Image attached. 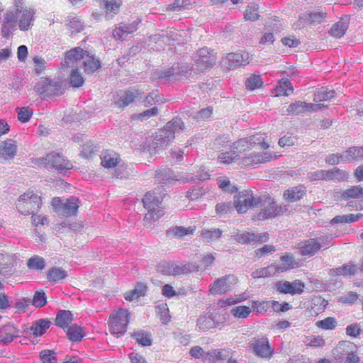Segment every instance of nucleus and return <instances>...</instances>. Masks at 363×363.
I'll return each instance as SVG.
<instances>
[{
  "instance_id": "nucleus-1",
  "label": "nucleus",
  "mask_w": 363,
  "mask_h": 363,
  "mask_svg": "<svg viewBox=\"0 0 363 363\" xmlns=\"http://www.w3.org/2000/svg\"><path fill=\"white\" fill-rule=\"evenodd\" d=\"M65 63L72 68L83 67L87 74L93 73L101 67V62L98 58L79 47L72 49L67 53Z\"/></svg>"
},
{
  "instance_id": "nucleus-2",
  "label": "nucleus",
  "mask_w": 363,
  "mask_h": 363,
  "mask_svg": "<svg viewBox=\"0 0 363 363\" xmlns=\"http://www.w3.org/2000/svg\"><path fill=\"white\" fill-rule=\"evenodd\" d=\"M164 193L161 189H155L153 191L147 192L143 199V203L145 208L147 210L145 214V220H157L163 216V211L159 209Z\"/></svg>"
},
{
  "instance_id": "nucleus-3",
  "label": "nucleus",
  "mask_w": 363,
  "mask_h": 363,
  "mask_svg": "<svg viewBox=\"0 0 363 363\" xmlns=\"http://www.w3.org/2000/svg\"><path fill=\"white\" fill-rule=\"evenodd\" d=\"M40 206L41 197L33 191H28L21 195L16 203L17 210L23 215L35 213Z\"/></svg>"
},
{
  "instance_id": "nucleus-4",
  "label": "nucleus",
  "mask_w": 363,
  "mask_h": 363,
  "mask_svg": "<svg viewBox=\"0 0 363 363\" xmlns=\"http://www.w3.org/2000/svg\"><path fill=\"white\" fill-rule=\"evenodd\" d=\"M333 240L331 235H324L316 238L308 239L298 245L300 254L303 256H313L322 247H327Z\"/></svg>"
},
{
  "instance_id": "nucleus-5",
  "label": "nucleus",
  "mask_w": 363,
  "mask_h": 363,
  "mask_svg": "<svg viewBox=\"0 0 363 363\" xmlns=\"http://www.w3.org/2000/svg\"><path fill=\"white\" fill-rule=\"evenodd\" d=\"M52 206L55 211L60 216L69 217L75 215L79 208V199L77 197L71 196L62 199L55 197L52 200Z\"/></svg>"
},
{
  "instance_id": "nucleus-6",
  "label": "nucleus",
  "mask_w": 363,
  "mask_h": 363,
  "mask_svg": "<svg viewBox=\"0 0 363 363\" xmlns=\"http://www.w3.org/2000/svg\"><path fill=\"white\" fill-rule=\"evenodd\" d=\"M129 313L126 309H119L110 317V331L118 337L123 335L127 330L129 322Z\"/></svg>"
},
{
  "instance_id": "nucleus-7",
  "label": "nucleus",
  "mask_w": 363,
  "mask_h": 363,
  "mask_svg": "<svg viewBox=\"0 0 363 363\" xmlns=\"http://www.w3.org/2000/svg\"><path fill=\"white\" fill-rule=\"evenodd\" d=\"M260 199L259 196H254L251 190H244L235 196L233 204L238 212L243 213L251 208L258 206Z\"/></svg>"
},
{
  "instance_id": "nucleus-8",
  "label": "nucleus",
  "mask_w": 363,
  "mask_h": 363,
  "mask_svg": "<svg viewBox=\"0 0 363 363\" xmlns=\"http://www.w3.org/2000/svg\"><path fill=\"white\" fill-rule=\"evenodd\" d=\"M215 62L216 57L213 54V50L203 48L197 52L196 60L193 65L194 73L198 74L203 72L212 67Z\"/></svg>"
},
{
  "instance_id": "nucleus-9",
  "label": "nucleus",
  "mask_w": 363,
  "mask_h": 363,
  "mask_svg": "<svg viewBox=\"0 0 363 363\" xmlns=\"http://www.w3.org/2000/svg\"><path fill=\"white\" fill-rule=\"evenodd\" d=\"M259 198L261 199L257 206L260 208V211L257 214L259 220L271 218L281 214V207L279 206L272 198L265 195Z\"/></svg>"
},
{
  "instance_id": "nucleus-10",
  "label": "nucleus",
  "mask_w": 363,
  "mask_h": 363,
  "mask_svg": "<svg viewBox=\"0 0 363 363\" xmlns=\"http://www.w3.org/2000/svg\"><path fill=\"white\" fill-rule=\"evenodd\" d=\"M35 91L43 97L61 95L63 93L62 83L48 78L42 79L36 83Z\"/></svg>"
},
{
  "instance_id": "nucleus-11",
  "label": "nucleus",
  "mask_w": 363,
  "mask_h": 363,
  "mask_svg": "<svg viewBox=\"0 0 363 363\" xmlns=\"http://www.w3.org/2000/svg\"><path fill=\"white\" fill-rule=\"evenodd\" d=\"M264 134H255L248 138H245L233 143V147L238 152H245L250 147L259 145L261 148L267 149L269 145L264 142Z\"/></svg>"
},
{
  "instance_id": "nucleus-12",
  "label": "nucleus",
  "mask_w": 363,
  "mask_h": 363,
  "mask_svg": "<svg viewBox=\"0 0 363 363\" xmlns=\"http://www.w3.org/2000/svg\"><path fill=\"white\" fill-rule=\"evenodd\" d=\"M250 55L245 51L240 50L234 53H229L222 60V65L228 69H234L240 66L249 63Z\"/></svg>"
},
{
  "instance_id": "nucleus-13",
  "label": "nucleus",
  "mask_w": 363,
  "mask_h": 363,
  "mask_svg": "<svg viewBox=\"0 0 363 363\" xmlns=\"http://www.w3.org/2000/svg\"><path fill=\"white\" fill-rule=\"evenodd\" d=\"M237 283V278L233 274L224 276L216 279L210 287V292L212 294H224L233 288Z\"/></svg>"
},
{
  "instance_id": "nucleus-14",
  "label": "nucleus",
  "mask_w": 363,
  "mask_h": 363,
  "mask_svg": "<svg viewBox=\"0 0 363 363\" xmlns=\"http://www.w3.org/2000/svg\"><path fill=\"white\" fill-rule=\"evenodd\" d=\"M45 160L48 168H54L60 172L72 168V163L60 153L51 152L47 155Z\"/></svg>"
},
{
  "instance_id": "nucleus-15",
  "label": "nucleus",
  "mask_w": 363,
  "mask_h": 363,
  "mask_svg": "<svg viewBox=\"0 0 363 363\" xmlns=\"http://www.w3.org/2000/svg\"><path fill=\"white\" fill-rule=\"evenodd\" d=\"M303 288L304 284L300 280H295L292 282L279 281L275 284V289L279 292L291 295L301 294L303 291Z\"/></svg>"
},
{
  "instance_id": "nucleus-16",
  "label": "nucleus",
  "mask_w": 363,
  "mask_h": 363,
  "mask_svg": "<svg viewBox=\"0 0 363 363\" xmlns=\"http://www.w3.org/2000/svg\"><path fill=\"white\" fill-rule=\"evenodd\" d=\"M173 140L172 135H169L167 130L163 128L156 133L154 140L150 145V147L152 148L155 152H158L160 150L166 149Z\"/></svg>"
},
{
  "instance_id": "nucleus-17",
  "label": "nucleus",
  "mask_w": 363,
  "mask_h": 363,
  "mask_svg": "<svg viewBox=\"0 0 363 363\" xmlns=\"http://www.w3.org/2000/svg\"><path fill=\"white\" fill-rule=\"evenodd\" d=\"M17 17L13 11L5 13L2 23L1 34L3 38L9 39L13 36V31L16 30Z\"/></svg>"
},
{
  "instance_id": "nucleus-18",
  "label": "nucleus",
  "mask_w": 363,
  "mask_h": 363,
  "mask_svg": "<svg viewBox=\"0 0 363 363\" xmlns=\"http://www.w3.org/2000/svg\"><path fill=\"white\" fill-rule=\"evenodd\" d=\"M140 20L135 19L131 23H121L119 26L113 30V35L116 39H125L129 34H132L138 30Z\"/></svg>"
},
{
  "instance_id": "nucleus-19",
  "label": "nucleus",
  "mask_w": 363,
  "mask_h": 363,
  "mask_svg": "<svg viewBox=\"0 0 363 363\" xmlns=\"http://www.w3.org/2000/svg\"><path fill=\"white\" fill-rule=\"evenodd\" d=\"M253 352L262 358H270L273 354V349L270 347L267 338L257 339L251 345Z\"/></svg>"
},
{
  "instance_id": "nucleus-20",
  "label": "nucleus",
  "mask_w": 363,
  "mask_h": 363,
  "mask_svg": "<svg viewBox=\"0 0 363 363\" xmlns=\"http://www.w3.org/2000/svg\"><path fill=\"white\" fill-rule=\"evenodd\" d=\"M179 63L174 64L171 67L156 69L152 73L154 79L179 80Z\"/></svg>"
},
{
  "instance_id": "nucleus-21",
  "label": "nucleus",
  "mask_w": 363,
  "mask_h": 363,
  "mask_svg": "<svg viewBox=\"0 0 363 363\" xmlns=\"http://www.w3.org/2000/svg\"><path fill=\"white\" fill-rule=\"evenodd\" d=\"M35 10L32 8L26 7L18 16V27L21 30H28L33 25L34 21Z\"/></svg>"
},
{
  "instance_id": "nucleus-22",
  "label": "nucleus",
  "mask_w": 363,
  "mask_h": 363,
  "mask_svg": "<svg viewBox=\"0 0 363 363\" xmlns=\"http://www.w3.org/2000/svg\"><path fill=\"white\" fill-rule=\"evenodd\" d=\"M139 94L138 91L135 89L127 90L121 95H118L115 99V104L120 107L124 108L133 103Z\"/></svg>"
},
{
  "instance_id": "nucleus-23",
  "label": "nucleus",
  "mask_w": 363,
  "mask_h": 363,
  "mask_svg": "<svg viewBox=\"0 0 363 363\" xmlns=\"http://www.w3.org/2000/svg\"><path fill=\"white\" fill-rule=\"evenodd\" d=\"M273 158V155L270 153H251L248 156L245 157L242 163L245 165H254L260 163H266Z\"/></svg>"
},
{
  "instance_id": "nucleus-24",
  "label": "nucleus",
  "mask_w": 363,
  "mask_h": 363,
  "mask_svg": "<svg viewBox=\"0 0 363 363\" xmlns=\"http://www.w3.org/2000/svg\"><path fill=\"white\" fill-rule=\"evenodd\" d=\"M18 336V330L13 325H5L0 329V343L3 345L11 342Z\"/></svg>"
},
{
  "instance_id": "nucleus-25",
  "label": "nucleus",
  "mask_w": 363,
  "mask_h": 363,
  "mask_svg": "<svg viewBox=\"0 0 363 363\" xmlns=\"http://www.w3.org/2000/svg\"><path fill=\"white\" fill-rule=\"evenodd\" d=\"M172 138L174 139L175 136L180 134L184 128V122L180 118L175 117L172 121H169L164 126Z\"/></svg>"
},
{
  "instance_id": "nucleus-26",
  "label": "nucleus",
  "mask_w": 363,
  "mask_h": 363,
  "mask_svg": "<svg viewBox=\"0 0 363 363\" xmlns=\"http://www.w3.org/2000/svg\"><path fill=\"white\" fill-rule=\"evenodd\" d=\"M172 138L174 139L175 136L180 134L184 128V122L180 118L175 117L172 121H169L164 126Z\"/></svg>"
},
{
  "instance_id": "nucleus-27",
  "label": "nucleus",
  "mask_w": 363,
  "mask_h": 363,
  "mask_svg": "<svg viewBox=\"0 0 363 363\" xmlns=\"http://www.w3.org/2000/svg\"><path fill=\"white\" fill-rule=\"evenodd\" d=\"M305 194V188L303 186H297L286 190L284 193V197L289 202H294L300 200Z\"/></svg>"
},
{
  "instance_id": "nucleus-28",
  "label": "nucleus",
  "mask_w": 363,
  "mask_h": 363,
  "mask_svg": "<svg viewBox=\"0 0 363 363\" xmlns=\"http://www.w3.org/2000/svg\"><path fill=\"white\" fill-rule=\"evenodd\" d=\"M17 150V147L14 142L11 140H8L2 143L0 147V155L5 159L13 158Z\"/></svg>"
},
{
  "instance_id": "nucleus-29",
  "label": "nucleus",
  "mask_w": 363,
  "mask_h": 363,
  "mask_svg": "<svg viewBox=\"0 0 363 363\" xmlns=\"http://www.w3.org/2000/svg\"><path fill=\"white\" fill-rule=\"evenodd\" d=\"M335 94V90L328 87H321L315 91L313 101L315 102L329 101L333 99Z\"/></svg>"
},
{
  "instance_id": "nucleus-30",
  "label": "nucleus",
  "mask_w": 363,
  "mask_h": 363,
  "mask_svg": "<svg viewBox=\"0 0 363 363\" xmlns=\"http://www.w3.org/2000/svg\"><path fill=\"white\" fill-rule=\"evenodd\" d=\"M72 320V314L71 311L67 310H61L57 314L55 318V324L62 328H67Z\"/></svg>"
},
{
  "instance_id": "nucleus-31",
  "label": "nucleus",
  "mask_w": 363,
  "mask_h": 363,
  "mask_svg": "<svg viewBox=\"0 0 363 363\" xmlns=\"http://www.w3.org/2000/svg\"><path fill=\"white\" fill-rule=\"evenodd\" d=\"M101 164L106 168L116 167L120 158L114 152H104L101 155Z\"/></svg>"
},
{
  "instance_id": "nucleus-32",
  "label": "nucleus",
  "mask_w": 363,
  "mask_h": 363,
  "mask_svg": "<svg viewBox=\"0 0 363 363\" xmlns=\"http://www.w3.org/2000/svg\"><path fill=\"white\" fill-rule=\"evenodd\" d=\"M67 277V273L64 269L53 267L48 272L47 278L50 282H60Z\"/></svg>"
},
{
  "instance_id": "nucleus-33",
  "label": "nucleus",
  "mask_w": 363,
  "mask_h": 363,
  "mask_svg": "<svg viewBox=\"0 0 363 363\" xmlns=\"http://www.w3.org/2000/svg\"><path fill=\"white\" fill-rule=\"evenodd\" d=\"M131 336L137 343L142 346H150L152 345L151 334L149 332L140 330L135 331Z\"/></svg>"
},
{
  "instance_id": "nucleus-34",
  "label": "nucleus",
  "mask_w": 363,
  "mask_h": 363,
  "mask_svg": "<svg viewBox=\"0 0 363 363\" xmlns=\"http://www.w3.org/2000/svg\"><path fill=\"white\" fill-rule=\"evenodd\" d=\"M348 28V23L347 21H344L342 20L339 21L338 22L335 23L333 27L330 28L329 33L330 35L336 38H340L342 37L346 30Z\"/></svg>"
},
{
  "instance_id": "nucleus-35",
  "label": "nucleus",
  "mask_w": 363,
  "mask_h": 363,
  "mask_svg": "<svg viewBox=\"0 0 363 363\" xmlns=\"http://www.w3.org/2000/svg\"><path fill=\"white\" fill-rule=\"evenodd\" d=\"M306 18L311 24L315 26L325 21L327 18V12L325 9H318L311 12Z\"/></svg>"
},
{
  "instance_id": "nucleus-36",
  "label": "nucleus",
  "mask_w": 363,
  "mask_h": 363,
  "mask_svg": "<svg viewBox=\"0 0 363 363\" xmlns=\"http://www.w3.org/2000/svg\"><path fill=\"white\" fill-rule=\"evenodd\" d=\"M156 177L160 182L169 183L171 181H177L172 170L169 168H163L156 172Z\"/></svg>"
},
{
  "instance_id": "nucleus-37",
  "label": "nucleus",
  "mask_w": 363,
  "mask_h": 363,
  "mask_svg": "<svg viewBox=\"0 0 363 363\" xmlns=\"http://www.w3.org/2000/svg\"><path fill=\"white\" fill-rule=\"evenodd\" d=\"M50 325V322L49 320L40 319L31 326L30 330L33 331L34 336L38 337L43 335L49 328Z\"/></svg>"
},
{
  "instance_id": "nucleus-38",
  "label": "nucleus",
  "mask_w": 363,
  "mask_h": 363,
  "mask_svg": "<svg viewBox=\"0 0 363 363\" xmlns=\"http://www.w3.org/2000/svg\"><path fill=\"white\" fill-rule=\"evenodd\" d=\"M146 292V286L142 283H138L135 289L125 293V298L128 301H133L141 296H145Z\"/></svg>"
},
{
  "instance_id": "nucleus-39",
  "label": "nucleus",
  "mask_w": 363,
  "mask_h": 363,
  "mask_svg": "<svg viewBox=\"0 0 363 363\" xmlns=\"http://www.w3.org/2000/svg\"><path fill=\"white\" fill-rule=\"evenodd\" d=\"M197 327L200 330H207L216 327V322L211 315H204L197 320Z\"/></svg>"
},
{
  "instance_id": "nucleus-40",
  "label": "nucleus",
  "mask_w": 363,
  "mask_h": 363,
  "mask_svg": "<svg viewBox=\"0 0 363 363\" xmlns=\"http://www.w3.org/2000/svg\"><path fill=\"white\" fill-rule=\"evenodd\" d=\"M342 198L348 199H359L363 197V188L360 186H354L342 191Z\"/></svg>"
},
{
  "instance_id": "nucleus-41",
  "label": "nucleus",
  "mask_w": 363,
  "mask_h": 363,
  "mask_svg": "<svg viewBox=\"0 0 363 363\" xmlns=\"http://www.w3.org/2000/svg\"><path fill=\"white\" fill-rule=\"evenodd\" d=\"M194 229L191 228H185L182 226H175L167 230V234L169 236H174L176 238H182L185 235L192 234Z\"/></svg>"
},
{
  "instance_id": "nucleus-42",
  "label": "nucleus",
  "mask_w": 363,
  "mask_h": 363,
  "mask_svg": "<svg viewBox=\"0 0 363 363\" xmlns=\"http://www.w3.org/2000/svg\"><path fill=\"white\" fill-rule=\"evenodd\" d=\"M69 339L72 341H80L84 337L82 328L77 325H72L67 331Z\"/></svg>"
},
{
  "instance_id": "nucleus-43",
  "label": "nucleus",
  "mask_w": 363,
  "mask_h": 363,
  "mask_svg": "<svg viewBox=\"0 0 363 363\" xmlns=\"http://www.w3.org/2000/svg\"><path fill=\"white\" fill-rule=\"evenodd\" d=\"M200 267L194 263L188 262L182 265H176V275L188 274L199 271Z\"/></svg>"
},
{
  "instance_id": "nucleus-44",
  "label": "nucleus",
  "mask_w": 363,
  "mask_h": 363,
  "mask_svg": "<svg viewBox=\"0 0 363 363\" xmlns=\"http://www.w3.org/2000/svg\"><path fill=\"white\" fill-rule=\"evenodd\" d=\"M304 112H306L305 101H296L295 103L291 104L286 108V113L288 115H298Z\"/></svg>"
},
{
  "instance_id": "nucleus-45",
  "label": "nucleus",
  "mask_w": 363,
  "mask_h": 363,
  "mask_svg": "<svg viewBox=\"0 0 363 363\" xmlns=\"http://www.w3.org/2000/svg\"><path fill=\"white\" fill-rule=\"evenodd\" d=\"M255 233L250 232H242L235 235V240L242 244H255Z\"/></svg>"
},
{
  "instance_id": "nucleus-46",
  "label": "nucleus",
  "mask_w": 363,
  "mask_h": 363,
  "mask_svg": "<svg viewBox=\"0 0 363 363\" xmlns=\"http://www.w3.org/2000/svg\"><path fill=\"white\" fill-rule=\"evenodd\" d=\"M105 8L107 12L106 18L109 19L111 18L114 14L119 12L120 4L118 3L117 0H107L105 4Z\"/></svg>"
},
{
  "instance_id": "nucleus-47",
  "label": "nucleus",
  "mask_w": 363,
  "mask_h": 363,
  "mask_svg": "<svg viewBox=\"0 0 363 363\" xmlns=\"http://www.w3.org/2000/svg\"><path fill=\"white\" fill-rule=\"evenodd\" d=\"M263 81L259 75H251L245 81V86L249 90H255L261 87Z\"/></svg>"
},
{
  "instance_id": "nucleus-48",
  "label": "nucleus",
  "mask_w": 363,
  "mask_h": 363,
  "mask_svg": "<svg viewBox=\"0 0 363 363\" xmlns=\"http://www.w3.org/2000/svg\"><path fill=\"white\" fill-rule=\"evenodd\" d=\"M220 229L212 228L211 230H203L201 235L206 242H212L218 240L221 236Z\"/></svg>"
},
{
  "instance_id": "nucleus-49",
  "label": "nucleus",
  "mask_w": 363,
  "mask_h": 363,
  "mask_svg": "<svg viewBox=\"0 0 363 363\" xmlns=\"http://www.w3.org/2000/svg\"><path fill=\"white\" fill-rule=\"evenodd\" d=\"M234 204L231 202L218 203L216 206V211L220 216H225L234 211Z\"/></svg>"
},
{
  "instance_id": "nucleus-50",
  "label": "nucleus",
  "mask_w": 363,
  "mask_h": 363,
  "mask_svg": "<svg viewBox=\"0 0 363 363\" xmlns=\"http://www.w3.org/2000/svg\"><path fill=\"white\" fill-rule=\"evenodd\" d=\"M27 265L31 269L41 270L45 268V259L35 255L28 260Z\"/></svg>"
},
{
  "instance_id": "nucleus-51",
  "label": "nucleus",
  "mask_w": 363,
  "mask_h": 363,
  "mask_svg": "<svg viewBox=\"0 0 363 363\" xmlns=\"http://www.w3.org/2000/svg\"><path fill=\"white\" fill-rule=\"evenodd\" d=\"M345 154V161H349L351 159H359L363 157V146L362 147H352L348 149Z\"/></svg>"
},
{
  "instance_id": "nucleus-52",
  "label": "nucleus",
  "mask_w": 363,
  "mask_h": 363,
  "mask_svg": "<svg viewBox=\"0 0 363 363\" xmlns=\"http://www.w3.org/2000/svg\"><path fill=\"white\" fill-rule=\"evenodd\" d=\"M315 325L319 328L324 330H333L337 326V320L335 318L328 317L323 320L316 322Z\"/></svg>"
},
{
  "instance_id": "nucleus-53",
  "label": "nucleus",
  "mask_w": 363,
  "mask_h": 363,
  "mask_svg": "<svg viewBox=\"0 0 363 363\" xmlns=\"http://www.w3.org/2000/svg\"><path fill=\"white\" fill-rule=\"evenodd\" d=\"M84 81L82 74L78 71V68H72L70 74V84L74 87H80L83 85Z\"/></svg>"
},
{
  "instance_id": "nucleus-54",
  "label": "nucleus",
  "mask_w": 363,
  "mask_h": 363,
  "mask_svg": "<svg viewBox=\"0 0 363 363\" xmlns=\"http://www.w3.org/2000/svg\"><path fill=\"white\" fill-rule=\"evenodd\" d=\"M251 313V308L245 306H239L231 309V313L238 318H245Z\"/></svg>"
},
{
  "instance_id": "nucleus-55",
  "label": "nucleus",
  "mask_w": 363,
  "mask_h": 363,
  "mask_svg": "<svg viewBox=\"0 0 363 363\" xmlns=\"http://www.w3.org/2000/svg\"><path fill=\"white\" fill-rule=\"evenodd\" d=\"M238 157L237 152L230 151L220 154L218 159L220 162L228 164L238 160Z\"/></svg>"
},
{
  "instance_id": "nucleus-56",
  "label": "nucleus",
  "mask_w": 363,
  "mask_h": 363,
  "mask_svg": "<svg viewBox=\"0 0 363 363\" xmlns=\"http://www.w3.org/2000/svg\"><path fill=\"white\" fill-rule=\"evenodd\" d=\"M160 103H163V99L157 91L150 92L144 99V104L147 107Z\"/></svg>"
},
{
  "instance_id": "nucleus-57",
  "label": "nucleus",
  "mask_w": 363,
  "mask_h": 363,
  "mask_svg": "<svg viewBox=\"0 0 363 363\" xmlns=\"http://www.w3.org/2000/svg\"><path fill=\"white\" fill-rule=\"evenodd\" d=\"M32 303L36 308H41L47 303V297L44 291L35 292Z\"/></svg>"
},
{
  "instance_id": "nucleus-58",
  "label": "nucleus",
  "mask_w": 363,
  "mask_h": 363,
  "mask_svg": "<svg viewBox=\"0 0 363 363\" xmlns=\"http://www.w3.org/2000/svg\"><path fill=\"white\" fill-rule=\"evenodd\" d=\"M99 146L92 142H88L82 147L81 154L85 158H89L91 155L99 150Z\"/></svg>"
},
{
  "instance_id": "nucleus-59",
  "label": "nucleus",
  "mask_w": 363,
  "mask_h": 363,
  "mask_svg": "<svg viewBox=\"0 0 363 363\" xmlns=\"http://www.w3.org/2000/svg\"><path fill=\"white\" fill-rule=\"evenodd\" d=\"M357 266L354 264H345L335 269L337 275L350 276L357 272Z\"/></svg>"
},
{
  "instance_id": "nucleus-60",
  "label": "nucleus",
  "mask_w": 363,
  "mask_h": 363,
  "mask_svg": "<svg viewBox=\"0 0 363 363\" xmlns=\"http://www.w3.org/2000/svg\"><path fill=\"white\" fill-rule=\"evenodd\" d=\"M42 363H57L55 354L52 350H43L40 353Z\"/></svg>"
},
{
  "instance_id": "nucleus-61",
  "label": "nucleus",
  "mask_w": 363,
  "mask_h": 363,
  "mask_svg": "<svg viewBox=\"0 0 363 363\" xmlns=\"http://www.w3.org/2000/svg\"><path fill=\"white\" fill-rule=\"evenodd\" d=\"M330 177H329V179L328 180H335V181H337V182H340V181H344L345 179H347V173L343 171V170H341L338 168H333L332 169H330Z\"/></svg>"
},
{
  "instance_id": "nucleus-62",
  "label": "nucleus",
  "mask_w": 363,
  "mask_h": 363,
  "mask_svg": "<svg viewBox=\"0 0 363 363\" xmlns=\"http://www.w3.org/2000/svg\"><path fill=\"white\" fill-rule=\"evenodd\" d=\"M176 265L173 264H169L167 262L160 263L158 266L157 270L167 275H176Z\"/></svg>"
},
{
  "instance_id": "nucleus-63",
  "label": "nucleus",
  "mask_w": 363,
  "mask_h": 363,
  "mask_svg": "<svg viewBox=\"0 0 363 363\" xmlns=\"http://www.w3.org/2000/svg\"><path fill=\"white\" fill-rule=\"evenodd\" d=\"M67 26L72 33H79L84 29L83 23L77 17L72 18Z\"/></svg>"
},
{
  "instance_id": "nucleus-64",
  "label": "nucleus",
  "mask_w": 363,
  "mask_h": 363,
  "mask_svg": "<svg viewBox=\"0 0 363 363\" xmlns=\"http://www.w3.org/2000/svg\"><path fill=\"white\" fill-rule=\"evenodd\" d=\"M345 330L346 334L352 337H357L362 332L359 323L348 325Z\"/></svg>"
}]
</instances>
